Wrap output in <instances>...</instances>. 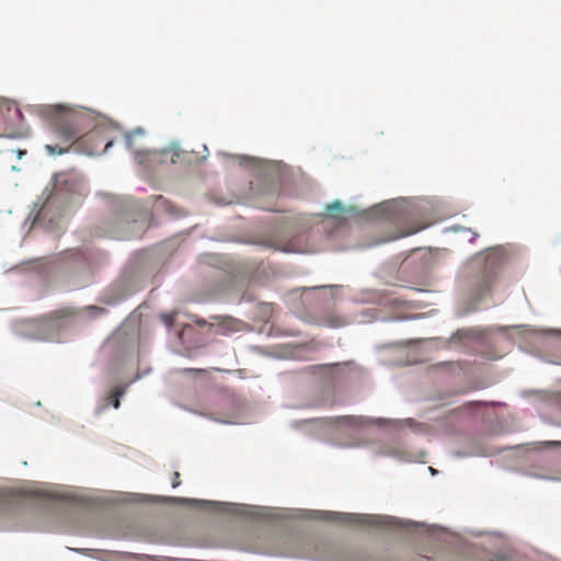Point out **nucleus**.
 <instances>
[{"instance_id":"obj_1","label":"nucleus","mask_w":561,"mask_h":561,"mask_svg":"<svg viewBox=\"0 0 561 561\" xmlns=\"http://www.w3.org/2000/svg\"><path fill=\"white\" fill-rule=\"evenodd\" d=\"M106 313L102 307L87 306L83 308L64 307L45 317L27 323L31 339L48 342H64L69 329L85 319H95Z\"/></svg>"},{"instance_id":"obj_2","label":"nucleus","mask_w":561,"mask_h":561,"mask_svg":"<svg viewBox=\"0 0 561 561\" xmlns=\"http://www.w3.org/2000/svg\"><path fill=\"white\" fill-rule=\"evenodd\" d=\"M38 116L46 123L49 130L62 142L72 144L87 128L89 117L85 113L71 106L55 104L41 105L37 108ZM70 146L46 145L49 154H62Z\"/></svg>"},{"instance_id":"obj_3","label":"nucleus","mask_w":561,"mask_h":561,"mask_svg":"<svg viewBox=\"0 0 561 561\" xmlns=\"http://www.w3.org/2000/svg\"><path fill=\"white\" fill-rule=\"evenodd\" d=\"M144 135L141 129H136L125 136L126 146L134 152L136 162L147 169H154L159 164L168 161L176 163L182 154V150L178 146H170L162 150H142L139 149L134 140Z\"/></svg>"},{"instance_id":"obj_4","label":"nucleus","mask_w":561,"mask_h":561,"mask_svg":"<svg viewBox=\"0 0 561 561\" xmlns=\"http://www.w3.org/2000/svg\"><path fill=\"white\" fill-rule=\"evenodd\" d=\"M501 264V256L497 252L492 251L485 255L483 264L472 284V293L477 299L483 298L491 291Z\"/></svg>"},{"instance_id":"obj_5","label":"nucleus","mask_w":561,"mask_h":561,"mask_svg":"<svg viewBox=\"0 0 561 561\" xmlns=\"http://www.w3.org/2000/svg\"><path fill=\"white\" fill-rule=\"evenodd\" d=\"M211 322H207L205 319L194 317L193 321L198 327H209V331L214 334L228 335L234 332L242 331L245 324L231 317L214 316L210 318Z\"/></svg>"},{"instance_id":"obj_6","label":"nucleus","mask_w":561,"mask_h":561,"mask_svg":"<svg viewBox=\"0 0 561 561\" xmlns=\"http://www.w3.org/2000/svg\"><path fill=\"white\" fill-rule=\"evenodd\" d=\"M73 185V181H70L66 174H57L54 178V190L38 210L34 221L38 222L45 220L51 205L55 204L57 199L62 197L64 191L72 192Z\"/></svg>"},{"instance_id":"obj_7","label":"nucleus","mask_w":561,"mask_h":561,"mask_svg":"<svg viewBox=\"0 0 561 561\" xmlns=\"http://www.w3.org/2000/svg\"><path fill=\"white\" fill-rule=\"evenodd\" d=\"M318 517L325 519V520L340 522V523H345V524H358V525L375 524L376 518H377L371 515L335 513V512H319Z\"/></svg>"},{"instance_id":"obj_8","label":"nucleus","mask_w":561,"mask_h":561,"mask_svg":"<svg viewBox=\"0 0 561 561\" xmlns=\"http://www.w3.org/2000/svg\"><path fill=\"white\" fill-rule=\"evenodd\" d=\"M489 561H526V558L515 549L504 548L493 553Z\"/></svg>"},{"instance_id":"obj_9","label":"nucleus","mask_w":561,"mask_h":561,"mask_svg":"<svg viewBox=\"0 0 561 561\" xmlns=\"http://www.w3.org/2000/svg\"><path fill=\"white\" fill-rule=\"evenodd\" d=\"M318 321L320 325L333 329L343 327L347 323V320L335 311H330L321 316Z\"/></svg>"},{"instance_id":"obj_10","label":"nucleus","mask_w":561,"mask_h":561,"mask_svg":"<svg viewBox=\"0 0 561 561\" xmlns=\"http://www.w3.org/2000/svg\"><path fill=\"white\" fill-rule=\"evenodd\" d=\"M455 337L458 340H466V341H480L483 340L484 335L481 330L478 329H463L458 330L455 334Z\"/></svg>"},{"instance_id":"obj_11","label":"nucleus","mask_w":561,"mask_h":561,"mask_svg":"<svg viewBox=\"0 0 561 561\" xmlns=\"http://www.w3.org/2000/svg\"><path fill=\"white\" fill-rule=\"evenodd\" d=\"M125 393V387H115L107 397V403L106 405L111 404L115 409H118L121 405V398Z\"/></svg>"},{"instance_id":"obj_12","label":"nucleus","mask_w":561,"mask_h":561,"mask_svg":"<svg viewBox=\"0 0 561 561\" xmlns=\"http://www.w3.org/2000/svg\"><path fill=\"white\" fill-rule=\"evenodd\" d=\"M413 344H414L413 341H398V342L389 343V344L385 345L383 347L401 350V348H410L413 346Z\"/></svg>"},{"instance_id":"obj_13","label":"nucleus","mask_w":561,"mask_h":561,"mask_svg":"<svg viewBox=\"0 0 561 561\" xmlns=\"http://www.w3.org/2000/svg\"><path fill=\"white\" fill-rule=\"evenodd\" d=\"M176 314L178 312L173 311L161 316V320L169 330L173 328Z\"/></svg>"},{"instance_id":"obj_14","label":"nucleus","mask_w":561,"mask_h":561,"mask_svg":"<svg viewBox=\"0 0 561 561\" xmlns=\"http://www.w3.org/2000/svg\"><path fill=\"white\" fill-rule=\"evenodd\" d=\"M345 424L351 426H358L360 425V420L355 416H343L341 419Z\"/></svg>"},{"instance_id":"obj_15","label":"nucleus","mask_w":561,"mask_h":561,"mask_svg":"<svg viewBox=\"0 0 561 561\" xmlns=\"http://www.w3.org/2000/svg\"><path fill=\"white\" fill-rule=\"evenodd\" d=\"M334 209H337V210H341V209H342V204H341L339 201L333 202L332 204H329V205L327 206V210H329V211H332V210H334Z\"/></svg>"},{"instance_id":"obj_16","label":"nucleus","mask_w":561,"mask_h":561,"mask_svg":"<svg viewBox=\"0 0 561 561\" xmlns=\"http://www.w3.org/2000/svg\"><path fill=\"white\" fill-rule=\"evenodd\" d=\"M181 484V480H180V473L178 471H175L173 473V479H172V486L173 488H176Z\"/></svg>"},{"instance_id":"obj_17","label":"nucleus","mask_w":561,"mask_h":561,"mask_svg":"<svg viewBox=\"0 0 561 561\" xmlns=\"http://www.w3.org/2000/svg\"><path fill=\"white\" fill-rule=\"evenodd\" d=\"M2 103L7 106V108H8L9 111H10L12 107H14V112H15V114H16V115H19V116L21 115L20 110H19L16 106H14L11 102H9V101H3Z\"/></svg>"},{"instance_id":"obj_18","label":"nucleus","mask_w":561,"mask_h":561,"mask_svg":"<svg viewBox=\"0 0 561 561\" xmlns=\"http://www.w3.org/2000/svg\"><path fill=\"white\" fill-rule=\"evenodd\" d=\"M173 501H174V502H178V503L192 502V500L184 499V497H174V499H173Z\"/></svg>"},{"instance_id":"obj_19","label":"nucleus","mask_w":561,"mask_h":561,"mask_svg":"<svg viewBox=\"0 0 561 561\" xmlns=\"http://www.w3.org/2000/svg\"><path fill=\"white\" fill-rule=\"evenodd\" d=\"M18 158L21 159L23 156L26 154V150L19 149L16 150Z\"/></svg>"},{"instance_id":"obj_20","label":"nucleus","mask_w":561,"mask_h":561,"mask_svg":"<svg viewBox=\"0 0 561 561\" xmlns=\"http://www.w3.org/2000/svg\"><path fill=\"white\" fill-rule=\"evenodd\" d=\"M186 330H192V328L190 325L184 327L183 330L179 333V337H182Z\"/></svg>"},{"instance_id":"obj_21","label":"nucleus","mask_w":561,"mask_h":561,"mask_svg":"<svg viewBox=\"0 0 561 561\" xmlns=\"http://www.w3.org/2000/svg\"><path fill=\"white\" fill-rule=\"evenodd\" d=\"M111 146H112V142H111V141H110V142H107V144L105 145V150H107Z\"/></svg>"}]
</instances>
